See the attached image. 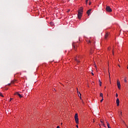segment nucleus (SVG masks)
<instances>
[{"label":"nucleus","mask_w":128,"mask_h":128,"mask_svg":"<svg viewBox=\"0 0 128 128\" xmlns=\"http://www.w3.org/2000/svg\"><path fill=\"white\" fill-rule=\"evenodd\" d=\"M106 122L107 125H108V124H109L108 122Z\"/></svg>","instance_id":"nucleus-23"},{"label":"nucleus","mask_w":128,"mask_h":128,"mask_svg":"<svg viewBox=\"0 0 128 128\" xmlns=\"http://www.w3.org/2000/svg\"><path fill=\"white\" fill-rule=\"evenodd\" d=\"M0 96H2V98H4V95L2 93H0Z\"/></svg>","instance_id":"nucleus-13"},{"label":"nucleus","mask_w":128,"mask_h":128,"mask_svg":"<svg viewBox=\"0 0 128 128\" xmlns=\"http://www.w3.org/2000/svg\"><path fill=\"white\" fill-rule=\"evenodd\" d=\"M107 126H108V128H110V124H108Z\"/></svg>","instance_id":"nucleus-12"},{"label":"nucleus","mask_w":128,"mask_h":128,"mask_svg":"<svg viewBox=\"0 0 128 128\" xmlns=\"http://www.w3.org/2000/svg\"><path fill=\"white\" fill-rule=\"evenodd\" d=\"M100 96H101L102 98H104V94H102V93H100Z\"/></svg>","instance_id":"nucleus-10"},{"label":"nucleus","mask_w":128,"mask_h":128,"mask_svg":"<svg viewBox=\"0 0 128 128\" xmlns=\"http://www.w3.org/2000/svg\"><path fill=\"white\" fill-rule=\"evenodd\" d=\"M109 34H110L108 33H106V34L104 36L105 40H106V38H108V37Z\"/></svg>","instance_id":"nucleus-9"},{"label":"nucleus","mask_w":128,"mask_h":128,"mask_svg":"<svg viewBox=\"0 0 128 128\" xmlns=\"http://www.w3.org/2000/svg\"><path fill=\"white\" fill-rule=\"evenodd\" d=\"M117 86L118 90H120V82L118 80L117 81Z\"/></svg>","instance_id":"nucleus-4"},{"label":"nucleus","mask_w":128,"mask_h":128,"mask_svg":"<svg viewBox=\"0 0 128 128\" xmlns=\"http://www.w3.org/2000/svg\"><path fill=\"white\" fill-rule=\"evenodd\" d=\"M103 126H104V124H103Z\"/></svg>","instance_id":"nucleus-29"},{"label":"nucleus","mask_w":128,"mask_h":128,"mask_svg":"<svg viewBox=\"0 0 128 128\" xmlns=\"http://www.w3.org/2000/svg\"><path fill=\"white\" fill-rule=\"evenodd\" d=\"M106 10L108 12H112V8H110V6H106Z\"/></svg>","instance_id":"nucleus-3"},{"label":"nucleus","mask_w":128,"mask_h":128,"mask_svg":"<svg viewBox=\"0 0 128 128\" xmlns=\"http://www.w3.org/2000/svg\"><path fill=\"white\" fill-rule=\"evenodd\" d=\"M99 84L100 86H102V82H100V80H99Z\"/></svg>","instance_id":"nucleus-11"},{"label":"nucleus","mask_w":128,"mask_h":128,"mask_svg":"<svg viewBox=\"0 0 128 128\" xmlns=\"http://www.w3.org/2000/svg\"><path fill=\"white\" fill-rule=\"evenodd\" d=\"M76 127H77L78 128V126L76 125Z\"/></svg>","instance_id":"nucleus-24"},{"label":"nucleus","mask_w":128,"mask_h":128,"mask_svg":"<svg viewBox=\"0 0 128 128\" xmlns=\"http://www.w3.org/2000/svg\"><path fill=\"white\" fill-rule=\"evenodd\" d=\"M82 12H84V8L81 7L78 10V18L79 20L82 18Z\"/></svg>","instance_id":"nucleus-1"},{"label":"nucleus","mask_w":128,"mask_h":128,"mask_svg":"<svg viewBox=\"0 0 128 128\" xmlns=\"http://www.w3.org/2000/svg\"><path fill=\"white\" fill-rule=\"evenodd\" d=\"M74 120L76 124H78V114L76 113L75 114L74 116Z\"/></svg>","instance_id":"nucleus-2"},{"label":"nucleus","mask_w":128,"mask_h":128,"mask_svg":"<svg viewBox=\"0 0 128 128\" xmlns=\"http://www.w3.org/2000/svg\"><path fill=\"white\" fill-rule=\"evenodd\" d=\"M15 94L17 95V96H19V98H22V96H21V94L20 93L18 92H16Z\"/></svg>","instance_id":"nucleus-7"},{"label":"nucleus","mask_w":128,"mask_h":128,"mask_svg":"<svg viewBox=\"0 0 128 128\" xmlns=\"http://www.w3.org/2000/svg\"><path fill=\"white\" fill-rule=\"evenodd\" d=\"M12 100H10L9 102H10Z\"/></svg>","instance_id":"nucleus-28"},{"label":"nucleus","mask_w":128,"mask_h":128,"mask_svg":"<svg viewBox=\"0 0 128 128\" xmlns=\"http://www.w3.org/2000/svg\"><path fill=\"white\" fill-rule=\"evenodd\" d=\"M8 86H10V83L8 84Z\"/></svg>","instance_id":"nucleus-25"},{"label":"nucleus","mask_w":128,"mask_h":128,"mask_svg":"<svg viewBox=\"0 0 128 128\" xmlns=\"http://www.w3.org/2000/svg\"><path fill=\"white\" fill-rule=\"evenodd\" d=\"M75 60H76V62H80V61H78V58H76Z\"/></svg>","instance_id":"nucleus-15"},{"label":"nucleus","mask_w":128,"mask_h":128,"mask_svg":"<svg viewBox=\"0 0 128 128\" xmlns=\"http://www.w3.org/2000/svg\"><path fill=\"white\" fill-rule=\"evenodd\" d=\"M79 94H80V96L78 95L79 96H80V98H82V94H80V92H79Z\"/></svg>","instance_id":"nucleus-16"},{"label":"nucleus","mask_w":128,"mask_h":128,"mask_svg":"<svg viewBox=\"0 0 128 128\" xmlns=\"http://www.w3.org/2000/svg\"><path fill=\"white\" fill-rule=\"evenodd\" d=\"M116 104L117 106H120V99H118V98H116Z\"/></svg>","instance_id":"nucleus-5"},{"label":"nucleus","mask_w":128,"mask_h":128,"mask_svg":"<svg viewBox=\"0 0 128 128\" xmlns=\"http://www.w3.org/2000/svg\"><path fill=\"white\" fill-rule=\"evenodd\" d=\"M92 76H94V74L92 72L91 73Z\"/></svg>","instance_id":"nucleus-26"},{"label":"nucleus","mask_w":128,"mask_h":128,"mask_svg":"<svg viewBox=\"0 0 128 128\" xmlns=\"http://www.w3.org/2000/svg\"><path fill=\"white\" fill-rule=\"evenodd\" d=\"M72 46H73L74 50H76V48H78V46L76 44H74V43L72 44Z\"/></svg>","instance_id":"nucleus-6"},{"label":"nucleus","mask_w":128,"mask_h":128,"mask_svg":"<svg viewBox=\"0 0 128 128\" xmlns=\"http://www.w3.org/2000/svg\"><path fill=\"white\" fill-rule=\"evenodd\" d=\"M88 0H86V4H88Z\"/></svg>","instance_id":"nucleus-19"},{"label":"nucleus","mask_w":128,"mask_h":128,"mask_svg":"<svg viewBox=\"0 0 128 128\" xmlns=\"http://www.w3.org/2000/svg\"><path fill=\"white\" fill-rule=\"evenodd\" d=\"M124 82H126V78L124 79Z\"/></svg>","instance_id":"nucleus-20"},{"label":"nucleus","mask_w":128,"mask_h":128,"mask_svg":"<svg viewBox=\"0 0 128 128\" xmlns=\"http://www.w3.org/2000/svg\"><path fill=\"white\" fill-rule=\"evenodd\" d=\"M88 4L89 6H90L92 4V2H89Z\"/></svg>","instance_id":"nucleus-18"},{"label":"nucleus","mask_w":128,"mask_h":128,"mask_svg":"<svg viewBox=\"0 0 128 128\" xmlns=\"http://www.w3.org/2000/svg\"><path fill=\"white\" fill-rule=\"evenodd\" d=\"M88 42H89L90 44V42H90V40H89V41H88Z\"/></svg>","instance_id":"nucleus-22"},{"label":"nucleus","mask_w":128,"mask_h":128,"mask_svg":"<svg viewBox=\"0 0 128 128\" xmlns=\"http://www.w3.org/2000/svg\"><path fill=\"white\" fill-rule=\"evenodd\" d=\"M104 100V97H102V99L100 100V102H102V101Z\"/></svg>","instance_id":"nucleus-14"},{"label":"nucleus","mask_w":128,"mask_h":128,"mask_svg":"<svg viewBox=\"0 0 128 128\" xmlns=\"http://www.w3.org/2000/svg\"><path fill=\"white\" fill-rule=\"evenodd\" d=\"M116 98H118V93H116Z\"/></svg>","instance_id":"nucleus-17"},{"label":"nucleus","mask_w":128,"mask_h":128,"mask_svg":"<svg viewBox=\"0 0 128 128\" xmlns=\"http://www.w3.org/2000/svg\"><path fill=\"white\" fill-rule=\"evenodd\" d=\"M13 100V98H11L10 100Z\"/></svg>","instance_id":"nucleus-27"},{"label":"nucleus","mask_w":128,"mask_h":128,"mask_svg":"<svg viewBox=\"0 0 128 128\" xmlns=\"http://www.w3.org/2000/svg\"><path fill=\"white\" fill-rule=\"evenodd\" d=\"M56 128H60V126H57Z\"/></svg>","instance_id":"nucleus-21"},{"label":"nucleus","mask_w":128,"mask_h":128,"mask_svg":"<svg viewBox=\"0 0 128 128\" xmlns=\"http://www.w3.org/2000/svg\"><path fill=\"white\" fill-rule=\"evenodd\" d=\"M127 68H128V66Z\"/></svg>","instance_id":"nucleus-30"},{"label":"nucleus","mask_w":128,"mask_h":128,"mask_svg":"<svg viewBox=\"0 0 128 128\" xmlns=\"http://www.w3.org/2000/svg\"><path fill=\"white\" fill-rule=\"evenodd\" d=\"M90 12H92V9H90L87 11L86 14L88 16H90Z\"/></svg>","instance_id":"nucleus-8"}]
</instances>
